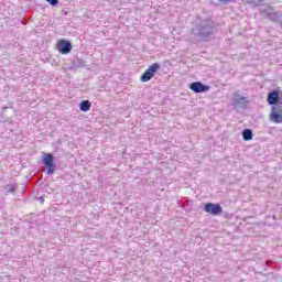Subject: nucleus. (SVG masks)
Wrapping results in <instances>:
<instances>
[{
	"label": "nucleus",
	"mask_w": 282,
	"mask_h": 282,
	"mask_svg": "<svg viewBox=\"0 0 282 282\" xmlns=\"http://www.w3.org/2000/svg\"><path fill=\"white\" fill-rule=\"evenodd\" d=\"M221 3H230L232 0H219Z\"/></svg>",
	"instance_id": "obj_12"
},
{
	"label": "nucleus",
	"mask_w": 282,
	"mask_h": 282,
	"mask_svg": "<svg viewBox=\"0 0 282 282\" xmlns=\"http://www.w3.org/2000/svg\"><path fill=\"white\" fill-rule=\"evenodd\" d=\"M281 100L282 99H281V97H279V91H276V90L269 93L268 98H267L268 105L278 106L279 102H281Z\"/></svg>",
	"instance_id": "obj_6"
},
{
	"label": "nucleus",
	"mask_w": 282,
	"mask_h": 282,
	"mask_svg": "<svg viewBox=\"0 0 282 282\" xmlns=\"http://www.w3.org/2000/svg\"><path fill=\"white\" fill-rule=\"evenodd\" d=\"M160 69V64L153 63L148 67V69L141 75L140 80L141 83H149L152 78H155V74Z\"/></svg>",
	"instance_id": "obj_1"
},
{
	"label": "nucleus",
	"mask_w": 282,
	"mask_h": 282,
	"mask_svg": "<svg viewBox=\"0 0 282 282\" xmlns=\"http://www.w3.org/2000/svg\"><path fill=\"white\" fill-rule=\"evenodd\" d=\"M213 215H221V206L214 204L213 205Z\"/></svg>",
	"instance_id": "obj_9"
},
{
	"label": "nucleus",
	"mask_w": 282,
	"mask_h": 282,
	"mask_svg": "<svg viewBox=\"0 0 282 282\" xmlns=\"http://www.w3.org/2000/svg\"><path fill=\"white\" fill-rule=\"evenodd\" d=\"M51 6H57L58 0H46Z\"/></svg>",
	"instance_id": "obj_11"
},
{
	"label": "nucleus",
	"mask_w": 282,
	"mask_h": 282,
	"mask_svg": "<svg viewBox=\"0 0 282 282\" xmlns=\"http://www.w3.org/2000/svg\"><path fill=\"white\" fill-rule=\"evenodd\" d=\"M189 89L194 91V94H204L210 90V86H206L202 84V82H194L189 85Z\"/></svg>",
	"instance_id": "obj_5"
},
{
	"label": "nucleus",
	"mask_w": 282,
	"mask_h": 282,
	"mask_svg": "<svg viewBox=\"0 0 282 282\" xmlns=\"http://www.w3.org/2000/svg\"><path fill=\"white\" fill-rule=\"evenodd\" d=\"M270 120L275 122V124L282 123V99L278 102L276 106L271 108Z\"/></svg>",
	"instance_id": "obj_2"
},
{
	"label": "nucleus",
	"mask_w": 282,
	"mask_h": 282,
	"mask_svg": "<svg viewBox=\"0 0 282 282\" xmlns=\"http://www.w3.org/2000/svg\"><path fill=\"white\" fill-rule=\"evenodd\" d=\"M80 111H89L91 109V102L89 100H83L79 105Z\"/></svg>",
	"instance_id": "obj_7"
},
{
	"label": "nucleus",
	"mask_w": 282,
	"mask_h": 282,
	"mask_svg": "<svg viewBox=\"0 0 282 282\" xmlns=\"http://www.w3.org/2000/svg\"><path fill=\"white\" fill-rule=\"evenodd\" d=\"M43 163L47 166V175H52L56 171V164H54V155L50 153L43 154Z\"/></svg>",
	"instance_id": "obj_3"
},
{
	"label": "nucleus",
	"mask_w": 282,
	"mask_h": 282,
	"mask_svg": "<svg viewBox=\"0 0 282 282\" xmlns=\"http://www.w3.org/2000/svg\"><path fill=\"white\" fill-rule=\"evenodd\" d=\"M242 138H243V140H245L246 142L252 140V130H250V129H245V130L242 131Z\"/></svg>",
	"instance_id": "obj_8"
},
{
	"label": "nucleus",
	"mask_w": 282,
	"mask_h": 282,
	"mask_svg": "<svg viewBox=\"0 0 282 282\" xmlns=\"http://www.w3.org/2000/svg\"><path fill=\"white\" fill-rule=\"evenodd\" d=\"M205 210H206V213H213V203H208V204L205 206Z\"/></svg>",
	"instance_id": "obj_10"
},
{
	"label": "nucleus",
	"mask_w": 282,
	"mask_h": 282,
	"mask_svg": "<svg viewBox=\"0 0 282 282\" xmlns=\"http://www.w3.org/2000/svg\"><path fill=\"white\" fill-rule=\"evenodd\" d=\"M56 50L59 54H69V52H72V42L61 39L56 43Z\"/></svg>",
	"instance_id": "obj_4"
}]
</instances>
